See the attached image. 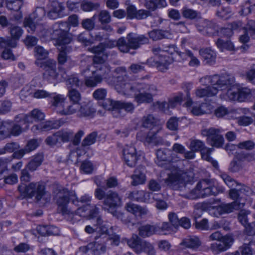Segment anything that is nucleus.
<instances>
[{"label":"nucleus","mask_w":255,"mask_h":255,"mask_svg":"<svg viewBox=\"0 0 255 255\" xmlns=\"http://www.w3.org/2000/svg\"><path fill=\"white\" fill-rule=\"evenodd\" d=\"M184 176L178 172L171 173L164 179L165 184L170 189L179 191L182 193L180 195L187 198L194 199L200 197L216 196L224 192V188L217 184L204 180L198 182L195 189L190 190L187 187Z\"/></svg>","instance_id":"1"},{"label":"nucleus","mask_w":255,"mask_h":255,"mask_svg":"<svg viewBox=\"0 0 255 255\" xmlns=\"http://www.w3.org/2000/svg\"><path fill=\"white\" fill-rule=\"evenodd\" d=\"M54 199L58 206V210L63 215H69L73 213V211L69 208L68 205L70 202L75 206H79V203H85L87 206L91 202L92 197L88 194L82 196L79 200L73 192H71L67 189L60 188L54 191Z\"/></svg>","instance_id":"2"},{"label":"nucleus","mask_w":255,"mask_h":255,"mask_svg":"<svg viewBox=\"0 0 255 255\" xmlns=\"http://www.w3.org/2000/svg\"><path fill=\"white\" fill-rule=\"evenodd\" d=\"M67 27L66 22H56L48 28L42 26L37 34L46 41L54 40L57 45H65L69 44L71 41Z\"/></svg>","instance_id":"3"},{"label":"nucleus","mask_w":255,"mask_h":255,"mask_svg":"<svg viewBox=\"0 0 255 255\" xmlns=\"http://www.w3.org/2000/svg\"><path fill=\"white\" fill-rule=\"evenodd\" d=\"M97 223L100 229L98 232V235L95 237V241L79 248L84 255H100L106 252L105 244L108 239L107 231L109 226L100 218L97 219Z\"/></svg>","instance_id":"4"},{"label":"nucleus","mask_w":255,"mask_h":255,"mask_svg":"<svg viewBox=\"0 0 255 255\" xmlns=\"http://www.w3.org/2000/svg\"><path fill=\"white\" fill-rule=\"evenodd\" d=\"M18 190L21 199L34 197L37 201L42 200L44 203H49L51 200V195L46 191L45 184L42 182H31L27 185L21 184Z\"/></svg>","instance_id":"5"},{"label":"nucleus","mask_w":255,"mask_h":255,"mask_svg":"<svg viewBox=\"0 0 255 255\" xmlns=\"http://www.w3.org/2000/svg\"><path fill=\"white\" fill-rule=\"evenodd\" d=\"M200 82L203 85H212V87H216L221 90L228 88L234 83V77L229 74L221 76L215 75L212 76H206L200 79Z\"/></svg>","instance_id":"6"},{"label":"nucleus","mask_w":255,"mask_h":255,"mask_svg":"<svg viewBox=\"0 0 255 255\" xmlns=\"http://www.w3.org/2000/svg\"><path fill=\"white\" fill-rule=\"evenodd\" d=\"M124 44L126 47L123 53H128L130 49H136L141 45L149 43V39L144 35H139L135 33H129L125 37Z\"/></svg>","instance_id":"7"},{"label":"nucleus","mask_w":255,"mask_h":255,"mask_svg":"<svg viewBox=\"0 0 255 255\" xmlns=\"http://www.w3.org/2000/svg\"><path fill=\"white\" fill-rule=\"evenodd\" d=\"M221 130L219 128H210L201 130V134L207 137V142L210 145L219 148L224 144V137L221 134Z\"/></svg>","instance_id":"8"},{"label":"nucleus","mask_w":255,"mask_h":255,"mask_svg":"<svg viewBox=\"0 0 255 255\" xmlns=\"http://www.w3.org/2000/svg\"><path fill=\"white\" fill-rule=\"evenodd\" d=\"M103 105L105 109L118 113H120L122 110L131 113L134 110V106L130 102H123L110 99L106 100Z\"/></svg>","instance_id":"9"},{"label":"nucleus","mask_w":255,"mask_h":255,"mask_svg":"<svg viewBox=\"0 0 255 255\" xmlns=\"http://www.w3.org/2000/svg\"><path fill=\"white\" fill-rule=\"evenodd\" d=\"M122 199L119 194L112 190L106 193L103 201V209L109 212L113 213L115 209L121 206Z\"/></svg>","instance_id":"10"},{"label":"nucleus","mask_w":255,"mask_h":255,"mask_svg":"<svg viewBox=\"0 0 255 255\" xmlns=\"http://www.w3.org/2000/svg\"><path fill=\"white\" fill-rule=\"evenodd\" d=\"M10 32L11 37H0V47H15L16 45V40L21 36L23 30L19 26H11Z\"/></svg>","instance_id":"11"},{"label":"nucleus","mask_w":255,"mask_h":255,"mask_svg":"<svg viewBox=\"0 0 255 255\" xmlns=\"http://www.w3.org/2000/svg\"><path fill=\"white\" fill-rule=\"evenodd\" d=\"M107 56H99L95 55L93 58V62L96 65L95 67L96 70L92 71L94 74L101 77L103 81L104 78H106V76L111 71L110 67L105 63Z\"/></svg>","instance_id":"12"},{"label":"nucleus","mask_w":255,"mask_h":255,"mask_svg":"<svg viewBox=\"0 0 255 255\" xmlns=\"http://www.w3.org/2000/svg\"><path fill=\"white\" fill-rule=\"evenodd\" d=\"M39 66L45 70L43 74L44 79L52 82L57 78L58 74L56 71V64L54 60L48 59L42 61Z\"/></svg>","instance_id":"13"},{"label":"nucleus","mask_w":255,"mask_h":255,"mask_svg":"<svg viewBox=\"0 0 255 255\" xmlns=\"http://www.w3.org/2000/svg\"><path fill=\"white\" fill-rule=\"evenodd\" d=\"M159 131V130L156 129H152L146 134L141 131L137 134V137L140 141L147 144H162L163 143V139L158 135Z\"/></svg>","instance_id":"14"},{"label":"nucleus","mask_w":255,"mask_h":255,"mask_svg":"<svg viewBox=\"0 0 255 255\" xmlns=\"http://www.w3.org/2000/svg\"><path fill=\"white\" fill-rule=\"evenodd\" d=\"M234 242L233 238L230 235H226L218 242L212 243L210 246V250L215 255L228 250Z\"/></svg>","instance_id":"15"},{"label":"nucleus","mask_w":255,"mask_h":255,"mask_svg":"<svg viewBox=\"0 0 255 255\" xmlns=\"http://www.w3.org/2000/svg\"><path fill=\"white\" fill-rule=\"evenodd\" d=\"M123 159L129 167L135 166L136 161L139 159L140 155H137L135 147L132 145H126L123 150Z\"/></svg>","instance_id":"16"},{"label":"nucleus","mask_w":255,"mask_h":255,"mask_svg":"<svg viewBox=\"0 0 255 255\" xmlns=\"http://www.w3.org/2000/svg\"><path fill=\"white\" fill-rule=\"evenodd\" d=\"M81 75L84 77V84L88 88H94L103 81L100 76L90 71V68L87 66L81 71Z\"/></svg>","instance_id":"17"},{"label":"nucleus","mask_w":255,"mask_h":255,"mask_svg":"<svg viewBox=\"0 0 255 255\" xmlns=\"http://www.w3.org/2000/svg\"><path fill=\"white\" fill-rule=\"evenodd\" d=\"M47 16L51 19H56L64 16L65 7L63 4L57 1H53L48 5Z\"/></svg>","instance_id":"18"},{"label":"nucleus","mask_w":255,"mask_h":255,"mask_svg":"<svg viewBox=\"0 0 255 255\" xmlns=\"http://www.w3.org/2000/svg\"><path fill=\"white\" fill-rule=\"evenodd\" d=\"M61 126L59 121L55 120H49L41 123L38 125H34L31 128V130L34 132L46 131L52 129L58 128Z\"/></svg>","instance_id":"19"},{"label":"nucleus","mask_w":255,"mask_h":255,"mask_svg":"<svg viewBox=\"0 0 255 255\" xmlns=\"http://www.w3.org/2000/svg\"><path fill=\"white\" fill-rule=\"evenodd\" d=\"M244 205V203H241L238 201H234L230 203L221 204L216 208V211L219 215L230 213L234 210H238L243 207Z\"/></svg>","instance_id":"20"},{"label":"nucleus","mask_w":255,"mask_h":255,"mask_svg":"<svg viewBox=\"0 0 255 255\" xmlns=\"http://www.w3.org/2000/svg\"><path fill=\"white\" fill-rule=\"evenodd\" d=\"M139 83L131 84L130 83L121 82L116 86V89L119 93H123L124 95H131L137 90V87Z\"/></svg>","instance_id":"21"},{"label":"nucleus","mask_w":255,"mask_h":255,"mask_svg":"<svg viewBox=\"0 0 255 255\" xmlns=\"http://www.w3.org/2000/svg\"><path fill=\"white\" fill-rule=\"evenodd\" d=\"M170 151L168 149H159L156 151V164L160 167H164L166 162L171 160Z\"/></svg>","instance_id":"22"},{"label":"nucleus","mask_w":255,"mask_h":255,"mask_svg":"<svg viewBox=\"0 0 255 255\" xmlns=\"http://www.w3.org/2000/svg\"><path fill=\"white\" fill-rule=\"evenodd\" d=\"M150 193L143 190L133 191L129 193L128 198L137 202H148L149 201Z\"/></svg>","instance_id":"23"},{"label":"nucleus","mask_w":255,"mask_h":255,"mask_svg":"<svg viewBox=\"0 0 255 255\" xmlns=\"http://www.w3.org/2000/svg\"><path fill=\"white\" fill-rule=\"evenodd\" d=\"M199 53L206 64L210 65L215 64L216 54L212 49L207 48H202L199 50Z\"/></svg>","instance_id":"24"},{"label":"nucleus","mask_w":255,"mask_h":255,"mask_svg":"<svg viewBox=\"0 0 255 255\" xmlns=\"http://www.w3.org/2000/svg\"><path fill=\"white\" fill-rule=\"evenodd\" d=\"M45 117L44 114L38 109H34L29 114L23 116V119L25 122L31 123L34 121L38 122L43 120Z\"/></svg>","instance_id":"25"},{"label":"nucleus","mask_w":255,"mask_h":255,"mask_svg":"<svg viewBox=\"0 0 255 255\" xmlns=\"http://www.w3.org/2000/svg\"><path fill=\"white\" fill-rule=\"evenodd\" d=\"M132 181L131 185L133 186H137L140 184H143L145 181V175L144 174V169L142 167L136 168L133 174L131 176Z\"/></svg>","instance_id":"26"},{"label":"nucleus","mask_w":255,"mask_h":255,"mask_svg":"<svg viewBox=\"0 0 255 255\" xmlns=\"http://www.w3.org/2000/svg\"><path fill=\"white\" fill-rule=\"evenodd\" d=\"M103 44L104 48H112L117 46L122 52H123V51L125 49V48H126L124 45V44H125L124 37H120L117 40L107 39Z\"/></svg>","instance_id":"27"},{"label":"nucleus","mask_w":255,"mask_h":255,"mask_svg":"<svg viewBox=\"0 0 255 255\" xmlns=\"http://www.w3.org/2000/svg\"><path fill=\"white\" fill-rule=\"evenodd\" d=\"M180 245L186 248L195 250L201 246V242L196 236H188L183 240Z\"/></svg>","instance_id":"28"},{"label":"nucleus","mask_w":255,"mask_h":255,"mask_svg":"<svg viewBox=\"0 0 255 255\" xmlns=\"http://www.w3.org/2000/svg\"><path fill=\"white\" fill-rule=\"evenodd\" d=\"M148 36L153 41H157L164 38H169L171 36L168 30L153 29L148 32Z\"/></svg>","instance_id":"29"},{"label":"nucleus","mask_w":255,"mask_h":255,"mask_svg":"<svg viewBox=\"0 0 255 255\" xmlns=\"http://www.w3.org/2000/svg\"><path fill=\"white\" fill-rule=\"evenodd\" d=\"M181 14L183 17L189 20H197L201 18V14L200 11L187 7L182 8Z\"/></svg>","instance_id":"30"},{"label":"nucleus","mask_w":255,"mask_h":255,"mask_svg":"<svg viewBox=\"0 0 255 255\" xmlns=\"http://www.w3.org/2000/svg\"><path fill=\"white\" fill-rule=\"evenodd\" d=\"M220 88L216 87L208 86L205 88L198 89L196 91L197 97L202 98L204 97H212L216 95Z\"/></svg>","instance_id":"31"},{"label":"nucleus","mask_w":255,"mask_h":255,"mask_svg":"<svg viewBox=\"0 0 255 255\" xmlns=\"http://www.w3.org/2000/svg\"><path fill=\"white\" fill-rule=\"evenodd\" d=\"M166 0H145L144 5L148 10L154 11L157 8L166 6Z\"/></svg>","instance_id":"32"},{"label":"nucleus","mask_w":255,"mask_h":255,"mask_svg":"<svg viewBox=\"0 0 255 255\" xmlns=\"http://www.w3.org/2000/svg\"><path fill=\"white\" fill-rule=\"evenodd\" d=\"M96 112V110L90 104H80L78 116L80 117H92Z\"/></svg>","instance_id":"33"},{"label":"nucleus","mask_w":255,"mask_h":255,"mask_svg":"<svg viewBox=\"0 0 255 255\" xmlns=\"http://www.w3.org/2000/svg\"><path fill=\"white\" fill-rule=\"evenodd\" d=\"M212 110V106L205 103L201 104L199 106H193L191 112L194 115L200 116L204 114L209 113Z\"/></svg>","instance_id":"34"},{"label":"nucleus","mask_w":255,"mask_h":255,"mask_svg":"<svg viewBox=\"0 0 255 255\" xmlns=\"http://www.w3.org/2000/svg\"><path fill=\"white\" fill-rule=\"evenodd\" d=\"M138 231L139 236L143 238H145L156 233L158 229L155 226L146 225L139 228Z\"/></svg>","instance_id":"35"},{"label":"nucleus","mask_w":255,"mask_h":255,"mask_svg":"<svg viewBox=\"0 0 255 255\" xmlns=\"http://www.w3.org/2000/svg\"><path fill=\"white\" fill-rule=\"evenodd\" d=\"M135 100L138 103H149L153 100L150 94H148L144 90H136L134 93Z\"/></svg>","instance_id":"36"},{"label":"nucleus","mask_w":255,"mask_h":255,"mask_svg":"<svg viewBox=\"0 0 255 255\" xmlns=\"http://www.w3.org/2000/svg\"><path fill=\"white\" fill-rule=\"evenodd\" d=\"M34 19L29 16L24 19L23 24L24 27L27 28L28 32L33 33L35 32L37 34L39 29L42 28V25L36 24L34 21Z\"/></svg>","instance_id":"37"},{"label":"nucleus","mask_w":255,"mask_h":255,"mask_svg":"<svg viewBox=\"0 0 255 255\" xmlns=\"http://www.w3.org/2000/svg\"><path fill=\"white\" fill-rule=\"evenodd\" d=\"M43 160V155L38 153L32 157L27 165V168L31 171H35L41 164Z\"/></svg>","instance_id":"38"},{"label":"nucleus","mask_w":255,"mask_h":255,"mask_svg":"<svg viewBox=\"0 0 255 255\" xmlns=\"http://www.w3.org/2000/svg\"><path fill=\"white\" fill-rule=\"evenodd\" d=\"M79 107H80V104H76L72 103L67 106L64 105V107L62 109H59L57 110V112H59L60 114L63 115H69L73 114L76 112L78 113Z\"/></svg>","instance_id":"39"},{"label":"nucleus","mask_w":255,"mask_h":255,"mask_svg":"<svg viewBox=\"0 0 255 255\" xmlns=\"http://www.w3.org/2000/svg\"><path fill=\"white\" fill-rule=\"evenodd\" d=\"M68 90L75 89L83 85V82L78 78L77 74L71 75L65 81Z\"/></svg>","instance_id":"40"},{"label":"nucleus","mask_w":255,"mask_h":255,"mask_svg":"<svg viewBox=\"0 0 255 255\" xmlns=\"http://www.w3.org/2000/svg\"><path fill=\"white\" fill-rule=\"evenodd\" d=\"M34 55L37 58V60L35 61V64L38 66H40V63L42 62L40 60L47 58L48 55V52L42 46H37L34 48Z\"/></svg>","instance_id":"41"},{"label":"nucleus","mask_w":255,"mask_h":255,"mask_svg":"<svg viewBox=\"0 0 255 255\" xmlns=\"http://www.w3.org/2000/svg\"><path fill=\"white\" fill-rule=\"evenodd\" d=\"M24 0H5V7L10 11H18L23 5Z\"/></svg>","instance_id":"42"},{"label":"nucleus","mask_w":255,"mask_h":255,"mask_svg":"<svg viewBox=\"0 0 255 255\" xmlns=\"http://www.w3.org/2000/svg\"><path fill=\"white\" fill-rule=\"evenodd\" d=\"M52 96L50 98H52V106L56 108H63L65 105V98L64 96L60 94H56L55 93H51Z\"/></svg>","instance_id":"43"},{"label":"nucleus","mask_w":255,"mask_h":255,"mask_svg":"<svg viewBox=\"0 0 255 255\" xmlns=\"http://www.w3.org/2000/svg\"><path fill=\"white\" fill-rule=\"evenodd\" d=\"M60 142H68L74 136V132L69 129H61L57 131Z\"/></svg>","instance_id":"44"},{"label":"nucleus","mask_w":255,"mask_h":255,"mask_svg":"<svg viewBox=\"0 0 255 255\" xmlns=\"http://www.w3.org/2000/svg\"><path fill=\"white\" fill-rule=\"evenodd\" d=\"M127 211L135 215L139 213V215L145 214L147 213V210L141 207L132 204L131 203H128L126 205Z\"/></svg>","instance_id":"45"},{"label":"nucleus","mask_w":255,"mask_h":255,"mask_svg":"<svg viewBox=\"0 0 255 255\" xmlns=\"http://www.w3.org/2000/svg\"><path fill=\"white\" fill-rule=\"evenodd\" d=\"M69 44L61 45V50L58 54V60L59 63L63 64L67 60L66 53L70 52L71 49V46L68 45Z\"/></svg>","instance_id":"46"},{"label":"nucleus","mask_w":255,"mask_h":255,"mask_svg":"<svg viewBox=\"0 0 255 255\" xmlns=\"http://www.w3.org/2000/svg\"><path fill=\"white\" fill-rule=\"evenodd\" d=\"M217 30L218 26L215 22L209 20L205 21V25L204 27L203 32L207 35L212 36Z\"/></svg>","instance_id":"47"},{"label":"nucleus","mask_w":255,"mask_h":255,"mask_svg":"<svg viewBox=\"0 0 255 255\" xmlns=\"http://www.w3.org/2000/svg\"><path fill=\"white\" fill-rule=\"evenodd\" d=\"M128 245L131 248L134 249L136 253H140V245L142 243L140 239L136 235H134L127 242Z\"/></svg>","instance_id":"48"},{"label":"nucleus","mask_w":255,"mask_h":255,"mask_svg":"<svg viewBox=\"0 0 255 255\" xmlns=\"http://www.w3.org/2000/svg\"><path fill=\"white\" fill-rule=\"evenodd\" d=\"M144 90L147 93L150 94L151 97L155 95L157 91L156 86L154 85H149L145 83H139L137 87V90Z\"/></svg>","instance_id":"49"},{"label":"nucleus","mask_w":255,"mask_h":255,"mask_svg":"<svg viewBox=\"0 0 255 255\" xmlns=\"http://www.w3.org/2000/svg\"><path fill=\"white\" fill-rule=\"evenodd\" d=\"M100 7V4L98 2L84 0L81 4V7L84 11H91L97 10Z\"/></svg>","instance_id":"50"},{"label":"nucleus","mask_w":255,"mask_h":255,"mask_svg":"<svg viewBox=\"0 0 255 255\" xmlns=\"http://www.w3.org/2000/svg\"><path fill=\"white\" fill-rule=\"evenodd\" d=\"M241 199L246 198L247 196H250L254 194L252 189L249 186L245 185H238L237 186Z\"/></svg>","instance_id":"51"},{"label":"nucleus","mask_w":255,"mask_h":255,"mask_svg":"<svg viewBox=\"0 0 255 255\" xmlns=\"http://www.w3.org/2000/svg\"><path fill=\"white\" fill-rule=\"evenodd\" d=\"M68 96L71 102L76 104H79V101L81 99L80 93L76 89L68 90Z\"/></svg>","instance_id":"52"},{"label":"nucleus","mask_w":255,"mask_h":255,"mask_svg":"<svg viewBox=\"0 0 255 255\" xmlns=\"http://www.w3.org/2000/svg\"><path fill=\"white\" fill-rule=\"evenodd\" d=\"M11 125L6 122H3L0 126V140L4 139L10 135Z\"/></svg>","instance_id":"53"},{"label":"nucleus","mask_w":255,"mask_h":255,"mask_svg":"<svg viewBox=\"0 0 255 255\" xmlns=\"http://www.w3.org/2000/svg\"><path fill=\"white\" fill-rule=\"evenodd\" d=\"M205 146V144L202 141L195 139L191 141L190 148L193 151H200L202 154V151L204 150Z\"/></svg>","instance_id":"54"},{"label":"nucleus","mask_w":255,"mask_h":255,"mask_svg":"<svg viewBox=\"0 0 255 255\" xmlns=\"http://www.w3.org/2000/svg\"><path fill=\"white\" fill-rule=\"evenodd\" d=\"M140 253L143 252L148 255H155L156 252L153 246L149 243L142 242L140 245Z\"/></svg>","instance_id":"55"},{"label":"nucleus","mask_w":255,"mask_h":255,"mask_svg":"<svg viewBox=\"0 0 255 255\" xmlns=\"http://www.w3.org/2000/svg\"><path fill=\"white\" fill-rule=\"evenodd\" d=\"M244 227L245 233L249 237L248 240L249 242L252 240L254 241L252 238L255 239V223H249Z\"/></svg>","instance_id":"56"},{"label":"nucleus","mask_w":255,"mask_h":255,"mask_svg":"<svg viewBox=\"0 0 255 255\" xmlns=\"http://www.w3.org/2000/svg\"><path fill=\"white\" fill-rule=\"evenodd\" d=\"M158 60H156L157 66L159 68L162 67V69H167L168 66L171 63V60L169 56L160 55Z\"/></svg>","instance_id":"57"},{"label":"nucleus","mask_w":255,"mask_h":255,"mask_svg":"<svg viewBox=\"0 0 255 255\" xmlns=\"http://www.w3.org/2000/svg\"><path fill=\"white\" fill-rule=\"evenodd\" d=\"M216 43L217 47L222 51L224 49L232 50L234 48L233 43L229 40L224 41L222 39H218Z\"/></svg>","instance_id":"58"},{"label":"nucleus","mask_w":255,"mask_h":255,"mask_svg":"<svg viewBox=\"0 0 255 255\" xmlns=\"http://www.w3.org/2000/svg\"><path fill=\"white\" fill-rule=\"evenodd\" d=\"M97 137V132H92L89 134H88L83 140L82 142V146H87L91 145L94 144L96 141Z\"/></svg>","instance_id":"59"},{"label":"nucleus","mask_w":255,"mask_h":255,"mask_svg":"<svg viewBox=\"0 0 255 255\" xmlns=\"http://www.w3.org/2000/svg\"><path fill=\"white\" fill-rule=\"evenodd\" d=\"M46 12L43 7H37L35 11L31 13L29 16L35 20V21H40L45 15Z\"/></svg>","instance_id":"60"},{"label":"nucleus","mask_w":255,"mask_h":255,"mask_svg":"<svg viewBox=\"0 0 255 255\" xmlns=\"http://www.w3.org/2000/svg\"><path fill=\"white\" fill-rule=\"evenodd\" d=\"M96 16V14H94L91 18L84 19L81 23L82 27L88 30L93 29L95 26V20Z\"/></svg>","instance_id":"61"},{"label":"nucleus","mask_w":255,"mask_h":255,"mask_svg":"<svg viewBox=\"0 0 255 255\" xmlns=\"http://www.w3.org/2000/svg\"><path fill=\"white\" fill-rule=\"evenodd\" d=\"M19 147V146L16 142L8 143L5 144L3 148L0 149V154H4L6 152L10 153L14 152V151L18 149Z\"/></svg>","instance_id":"62"},{"label":"nucleus","mask_w":255,"mask_h":255,"mask_svg":"<svg viewBox=\"0 0 255 255\" xmlns=\"http://www.w3.org/2000/svg\"><path fill=\"white\" fill-rule=\"evenodd\" d=\"M99 21L102 24L110 23L111 21V16L110 13L106 10H101L98 15Z\"/></svg>","instance_id":"63"},{"label":"nucleus","mask_w":255,"mask_h":255,"mask_svg":"<svg viewBox=\"0 0 255 255\" xmlns=\"http://www.w3.org/2000/svg\"><path fill=\"white\" fill-rule=\"evenodd\" d=\"M244 30L248 32L251 37L255 39V21L249 20L246 26L244 27Z\"/></svg>","instance_id":"64"}]
</instances>
